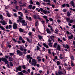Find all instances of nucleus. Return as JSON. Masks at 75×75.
<instances>
[{"mask_svg":"<svg viewBox=\"0 0 75 75\" xmlns=\"http://www.w3.org/2000/svg\"><path fill=\"white\" fill-rule=\"evenodd\" d=\"M19 20L20 23H22V26H27V22H25L24 20H23V18L20 16L19 18Z\"/></svg>","mask_w":75,"mask_h":75,"instance_id":"1","label":"nucleus"},{"mask_svg":"<svg viewBox=\"0 0 75 75\" xmlns=\"http://www.w3.org/2000/svg\"><path fill=\"white\" fill-rule=\"evenodd\" d=\"M9 56L5 55V58H3L2 60L4 61L5 64H7L8 63V62L7 61V59L9 58Z\"/></svg>","mask_w":75,"mask_h":75,"instance_id":"2","label":"nucleus"},{"mask_svg":"<svg viewBox=\"0 0 75 75\" xmlns=\"http://www.w3.org/2000/svg\"><path fill=\"white\" fill-rule=\"evenodd\" d=\"M66 21H67V22H68L69 23H72L74 22V20L72 19L71 20H70V18H67L66 19Z\"/></svg>","mask_w":75,"mask_h":75,"instance_id":"3","label":"nucleus"},{"mask_svg":"<svg viewBox=\"0 0 75 75\" xmlns=\"http://www.w3.org/2000/svg\"><path fill=\"white\" fill-rule=\"evenodd\" d=\"M16 52L17 55H19V56H21V55H23V52H21V51H20L19 50H17Z\"/></svg>","mask_w":75,"mask_h":75,"instance_id":"4","label":"nucleus"},{"mask_svg":"<svg viewBox=\"0 0 75 75\" xmlns=\"http://www.w3.org/2000/svg\"><path fill=\"white\" fill-rule=\"evenodd\" d=\"M32 65H34V67H35V66L36 65V64H37V61L35 60V59H33L32 60Z\"/></svg>","mask_w":75,"mask_h":75,"instance_id":"5","label":"nucleus"},{"mask_svg":"<svg viewBox=\"0 0 75 75\" xmlns=\"http://www.w3.org/2000/svg\"><path fill=\"white\" fill-rule=\"evenodd\" d=\"M21 71V66H19L16 68V71L17 72L18 71Z\"/></svg>","mask_w":75,"mask_h":75,"instance_id":"6","label":"nucleus"},{"mask_svg":"<svg viewBox=\"0 0 75 75\" xmlns=\"http://www.w3.org/2000/svg\"><path fill=\"white\" fill-rule=\"evenodd\" d=\"M13 29H17V24L16 23H14L13 25Z\"/></svg>","mask_w":75,"mask_h":75,"instance_id":"7","label":"nucleus"},{"mask_svg":"<svg viewBox=\"0 0 75 75\" xmlns=\"http://www.w3.org/2000/svg\"><path fill=\"white\" fill-rule=\"evenodd\" d=\"M11 3L13 4V3L15 5L17 4V1L16 0H13V1H11Z\"/></svg>","mask_w":75,"mask_h":75,"instance_id":"8","label":"nucleus"},{"mask_svg":"<svg viewBox=\"0 0 75 75\" xmlns=\"http://www.w3.org/2000/svg\"><path fill=\"white\" fill-rule=\"evenodd\" d=\"M62 45H63V48L64 47L65 48H67V49H69V46L67 44L66 45H66H65L64 44H62Z\"/></svg>","mask_w":75,"mask_h":75,"instance_id":"9","label":"nucleus"},{"mask_svg":"<svg viewBox=\"0 0 75 75\" xmlns=\"http://www.w3.org/2000/svg\"><path fill=\"white\" fill-rule=\"evenodd\" d=\"M0 23L2 24L3 25H6V21L1 20L0 21Z\"/></svg>","mask_w":75,"mask_h":75,"instance_id":"10","label":"nucleus"},{"mask_svg":"<svg viewBox=\"0 0 75 75\" xmlns=\"http://www.w3.org/2000/svg\"><path fill=\"white\" fill-rule=\"evenodd\" d=\"M62 74H63V73L61 71H60L59 72H58L57 74V73H56V75H62Z\"/></svg>","mask_w":75,"mask_h":75,"instance_id":"11","label":"nucleus"},{"mask_svg":"<svg viewBox=\"0 0 75 75\" xmlns=\"http://www.w3.org/2000/svg\"><path fill=\"white\" fill-rule=\"evenodd\" d=\"M37 59H38V62H41V57L40 56H38L37 58Z\"/></svg>","mask_w":75,"mask_h":75,"instance_id":"12","label":"nucleus"},{"mask_svg":"<svg viewBox=\"0 0 75 75\" xmlns=\"http://www.w3.org/2000/svg\"><path fill=\"white\" fill-rule=\"evenodd\" d=\"M26 57L28 59H33V58L31 57V55H27Z\"/></svg>","mask_w":75,"mask_h":75,"instance_id":"13","label":"nucleus"},{"mask_svg":"<svg viewBox=\"0 0 75 75\" xmlns=\"http://www.w3.org/2000/svg\"><path fill=\"white\" fill-rule=\"evenodd\" d=\"M19 31L21 33H23V32H24V30L21 28H19Z\"/></svg>","mask_w":75,"mask_h":75,"instance_id":"14","label":"nucleus"},{"mask_svg":"<svg viewBox=\"0 0 75 75\" xmlns=\"http://www.w3.org/2000/svg\"><path fill=\"white\" fill-rule=\"evenodd\" d=\"M46 31L48 34H51V32L50 31V30L48 29V28H47L46 29Z\"/></svg>","mask_w":75,"mask_h":75,"instance_id":"15","label":"nucleus"},{"mask_svg":"<svg viewBox=\"0 0 75 75\" xmlns=\"http://www.w3.org/2000/svg\"><path fill=\"white\" fill-rule=\"evenodd\" d=\"M57 50H59V51H60L61 50V47H60V46L59 45H58L57 46Z\"/></svg>","mask_w":75,"mask_h":75,"instance_id":"16","label":"nucleus"},{"mask_svg":"<svg viewBox=\"0 0 75 75\" xmlns=\"http://www.w3.org/2000/svg\"><path fill=\"white\" fill-rule=\"evenodd\" d=\"M57 46H58V43L57 42L54 43V44L53 47L54 48H57Z\"/></svg>","mask_w":75,"mask_h":75,"instance_id":"17","label":"nucleus"},{"mask_svg":"<svg viewBox=\"0 0 75 75\" xmlns=\"http://www.w3.org/2000/svg\"><path fill=\"white\" fill-rule=\"evenodd\" d=\"M50 37L51 40H52L53 41H54V38H55L54 36L51 35L50 36Z\"/></svg>","mask_w":75,"mask_h":75,"instance_id":"18","label":"nucleus"},{"mask_svg":"<svg viewBox=\"0 0 75 75\" xmlns=\"http://www.w3.org/2000/svg\"><path fill=\"white\" fill-rule=\"evenodd\" d=\"M71 6H73V7L75 5V3L74 1H71Z\"/></svg>","mask_w":75,"mask_h":75,"instance_id":"19","label":"nucleus"},{"mask_svg":"<svg viewBox=\"0 0 75 75\" xmlns=\"http://www.w3.org/2000/svg\"><path fill=\"white\" fill-rule=\"evenodd\" d=\"M68 38L69 40H71L73 38V35L72 34L71 35V36H69L68 37Z\"/></svg>","mask_w":75,"mask_h":75,"instance_id":"20","label":"nucleus"},{"mask_svg":"<svg viewBox=\"0 0 75 75\" xmlns=\"http://www.w3.org/2000/svg\"><path fill=\"white\" fill-rule=\"evenodd\" d=\"M8 59L10 62H11L12 61H13V59L12 57H9L8 58Z\"/></svg>","mask_w":75,"mask_h":75,"instance_id":"21","label":"nucleus"},{"mask_svg":"<svg viewBox=\"0 0 75 75\" xmlns=\"http://www.w3.org/2000/svg\"><path fill=\"white\" fill-rule=\"evenodd\" d=\"M18 74L19 75H23V72H22V71L18 72Z\"/></svg>","mask_w":75,"mask_h":75,"instance_id":"22","label":"nucleus"},{"mask_svg":"<svg viewBox=\"0 0 75 75\" xmlns=\"http://www.w3.org/2000/svg\"><path fill=\"white\" fill-rule=\"evenodd\" d=\"M0 19L2 20H3L4 19L3 16V15H0Z\"/></svg>","mask_w":75,"mask_h":75,"instance_id":"23","label":"nucleus"},{"mask_svg":"<svg viewBox=\"0 0 75 75\" xmlns=\"http://www.w3.org/2000/svg\"><path fill=\"white\" fill-rule=\"evenodd\" d=\"M38 37L39 38L40 40H42V36L40 35H38Z\"/></svg>","mask_w":75,"mask_h":75,"instance_id":"24","label":"nucleus"},{"mask_svg":"<svg viewBox=\"0 0 75 75\" xmlns=\"http://www.w3.org/2000/svg\"><path fill=\"white\" fill-rule=\"evenodd\" d=\"M67 16H68V17H70V16H71V14H70V13L69 12V11H68L67 12Z\"/></svg>","mask_w":75,"mask_h":75,"instance_id":"25","label":"nucleus"},{"mask_svg":"<svg viewBox=\"0 0 75 75\" xmlns=\"http://www.w3.org/2000/svg\"><path fill=\"white\" fill-rule=\"evenodd\" d=\"M38 23V21H36V22L35 23V27H37V26Z\"/></svg>","mask_w":75,"mask_h":75,"instance_id":"26","label":"nucleus"},{"mask_svg":"<svg viewBox=\"0 0 75 75\" xmlns=\"http://www.w3.org/2000/svg\"><path fill=\"white\" fill-rule=\"evenodd\" d=\"M20 51H23V50H24V48H23V47L22 46H21L20 47Z\"/></svg>","mask_w":75,"mask_h":75,"instance_id":"27","label":"nucleus"},{"mask_svg":"<svg viewBox=\"0 0 75 75\" xmlns=\"http://www.w3.org/2000/svg\"><path fill=\"white\" fill-rule=\"evenodd\" d=\"M32 7H33V5H32L31 4H30L29 5L28 7H29V9H31V8H32Z\"/></svg>","mask_w":75,"mask_h":75,"instance_id":"28","label":"nucleus"},{"mask_svg":"<svg viewBox=\"0 0 75 75\" xmlns=\"http://www.w3.org/2000/svg\"><path fill=\"white\" fill-rule=\"evenodd\" d=\"M55 31H56L55 33H56V34H58V29L57 28H56Z\"/></svg>","mask_w":75,"mask_h":75,"instance_id":"29","label":"nucleus"},{"mask_svg":"<svg viewBox=\"0 0 75 75\" xmlns=\"http://www.w3.org/2000/svg\"><path fill=\"white\" fill-rule=\"evenodd\" d=\"M42 17H43V18H44L45 19V20H46V19H47V18H48V17L47 16H43Z\"/></svg>","mask_w":75,"mask_h":75,"instance_id":"30","label":"nucleus"},{"mask_svg":"<svg viewBox=\"0 0 75 75\" xmlns=\"http://www.w3.org/2000/svg\"><path fill=\"white\" fill-rule=\"evenodd\" d=\"M9 64L10 67H13V64L12 62H10L9 63Z\"/></svg>","mask_w":75,"mask_h":75,"instance_id":"31","label":"nucleus"},{"mask_svg":"<svg viewBox=\"0 0 75 75\" xmlns=\"http://www.w3.org/2000/svg\"><path fill=\"white\" fill-rule=\"evenodd\" d=\"M70 58L71 60H72L73 61L74 60V56H71L70 57Z\"/></svg>","mask_w":75,"mask_h":75,"instance_id":"32","label":"nucleus"},{"mask_svg":"<svg viewBox=\"0 0 75 75\" xmlns=\"http://www.w3.org/2000/svg\"><path fill=\"white\" fill-rule=\"evenodd\" d=\"M69 10L70 11L73 10V11H74L75 13V9H72V8H69Z\"/></svg>","mask_w":75,"mask_h":75,"instance_id":"33","label":"nucleus"},{"mask_svg":"<svg viewBox=\"0 0 75 75\" xmlns=\"http://www.w3.org/2000/svg\"><path fill=\"white\" fill-rule=\"evenodd\" d=\"M6 14L7 15V16L8 17H11V16L10 15V13H9L8 12Z\"/></svg>","mask_w":75,"mask_h":75,"instance_id":"34","label":"nucleus"},{"mask_svg":"<svg viewBox=\"0 0 75 75\" xmlns=\"http://www.w3.org/2000/svg\"><path fill=\"white\" fill-rule=\"evenodd\" d=\"M61 64V63L59 61H57V65H59Z\"/></svg>","mask_w":75,"mask_h":75,"instance_id":"35","label":"nucleus"},{"mask_svg":"<svg viewBox=\"0 0 75 75\" xmlns=\"http://www.w3.org/2000/svg\"><path fill=\"white\" fill-rule=\"evenodd\" d=\"M36 48L37 50H38V51H39V50H40L41 49V48H40V47H39V46H36Z\"/></svg>","mask_w":75,"mask_h":75,"instance_id":"36","label":"nucleus"},{"mask_svg":"<svg viewBox=\"0 0 75 75\" xmlns=\"http://www.w3.org/2000/svg\"><path fill=\"white\" fill-rule=\"evenodd\" d=\"M29 2L30 4H34V2H33V1H32V0H30Z\"/></svg>","mask_w":75,"mask_h":75,"instance_id":"37","label":"nucleus"},{"mask_svg":"<svg viewBox=\"0 0 75 75\" xmlns=\"http://www.w3.org/2000/svg\"><path fill=\"white\" fill-rule=\"evenodd\" d=\"M45 2H48V3H50V0H43Z\"/></svg>","mask_w":75,"mask_h":75,"instance_id":"38","label":"nucleus"},{"mask_svg":"<svg viewBox=\"0 0 75 75\" xmlns=\"http://www.w3.org/2000/svg\"><path fill=\"white\" fill-rule=\"evenodd\" d=\"M49 20H50V21H53V19H52V18H49Z\"/></svg>","mask_w":75,"mask_h":75,"instance_id":"39","label":"nucleus"},{"mask_svg":"<svg viewBox=\"0 0 75 75\" xmlns=\"http://www.w3.org/2000/svg\"><path fill=\"white\" fill-rule=\"evenodd\" d=\"M49 45L50 47H52V43H49Z\"/></svg>","mask_w":75,"mask_h":75,"instance_id":"40","label":"nucleus"},{"mask_svg":"<svg viewBox=\"0 0 75 75\" xmlns=\"http://www.w3.org/2000/svg\"><path fill=\"white\" fill-rule=\"evenodd\" d=\"M33 18H35V19H37V16L35 15H33Z\"/></svg>","mask_w":75,"mask_h":75,"instance_id":"41","label":"nucleus"},{"mask_svg":"<svg viewBox=\"0 0 75 75\" xmlns=\"http://www.w3.org/2000/svg\"><path fill=\"white\" fill-rule=\"evenodd\" d=\"M36 4L37 5H38V6H40V2H36Z\"/></svg>","mask_w":75,"mask_h":75,"instance_id":"42","label":"nucleus"},{"mask_svg":"<svg viewBox=\"0 0 75 75\" xmlns=\"http://www.w3.org/2000/svg\"><path fill=\"white\" fill-rule=\"evenodd\" d=\"M22 68H23L24 69H25L26 68V67H25V65H23V66H22Z\"/></svg>","mask_w":75,"mask_h":75,"instance_id":"43","label":"nucleus"},{"mask_svg":"<svg viewBox=\"0 0 75 75\" xmlns=\"http://www.w3.org/2000/svg\"><path fill=\"white\" fill-rule=\"evenodd\" d=\"M71 65L72 67H74V65L73 64V62L72 61H71Z\"/></svg>","mask_w":75,"mask_h":75,"instance_id":"44","label":"nucleus"},{"mask_svg":"<svg viewBox=\"0 0 75 75\" xmlns=\"http://www.w3.org/2000/svg\"><path fill=\"white\" fill-rule=\"evenodd\" d=\"M45 21H46V23H48V22L49 21V20L48 19H47V18L45 19Z\"/></svg>","mask_w":75,"mask_h":75,"instance_id":"45","label":"nucleus"},{"mask_svg":"<svg viewBox=\"0 0 75 75\" xmlns=\"http://www.w3.org/2000/svg\"><path fill=\"white\" fill-rule=\"evenodd\" d=\"M48 52L49 54H51V50H50V49H48Z\"/></svg>","mask_w":75,"mask_h":75,"instance_id":"46","label":"nucleus"},{"mask_svg":"<svg viewBox=\"0 0 75 75\" xmlns=\"http://www.w3.org/2000/svg\"><path fill=\"white\" fill-rule=\"evenodd\" d=\"M8 26L9 27L8 29H10L11 28H12V25H9Z\"/></svg>","mask_w":75,"mask_h":75,"instance_id":"47","label":"nucleus"},{"mask_svg":"<svg viewBox=\"0 0 75 75\" xmlns=\"http://www.w3.org/2000/svg\"><path fill=\"white\" fill-rule=\"evenodd\" d=\"M10 56H12V55H14V54L13 53H9Z\"/></svg>","mask_w":75,"mask_h":75,"instance_id":"48","label":"nucleus"},{"mask_svg":"<svg viewBox=\"0 0 75 75\" xmlns=\"http://www.w3.org/2000/svg\"><path fill=\"white\" fill-rule=\"evenodd\" d=\"M71 69V67H68V68H67L68 71H69Z\"/></svg>","mask_w":75,"mask_h":75,"instance_id":"49","label":"nucleus"},{"mask_svg":"<svg viewBox=\"0 0 75 75\" xmlns=\"http://www.w3.org/2000/svg\"><path fill=\"white\" fill-rule=\"evenodd\" d=\"M43 12L44 14H47V12L45 10H44L43 11Z\"/></svg>","mask_w":75,"mask_h":75,"instance_id":"50","label":"nucleus"},{"mask_svg":"<svg viewBox=\"0 0 75 75\" xmlns=\"http://www.w3.org/2000/svg\"><path fill=\"white\" fill-rule=\"evenodd\" d=\"M28 35H29V36H31V35H32V33H31V32H30L29 33H28Z\"/></svg>","mask_w":75,"mask_h":75,"instance_id":"51","label":"nucleus"},{"mask_svg":"<svg viewBox=\"0 0 75 75\" xmlns=\"http://www.w3.org/2000/svg\"><path fill=\"white\" fill-rule=\"evenodd\" d=\"M50 30H51V31H52L51 33H53V32H54V30H53V29H52V28H50Z\"/></svg>","mask_w":75,"mask_h":75,"instance_id":"52","label":"nucleus"},{"mask_svg":"<svg viewBox=\"0 0 75 75\" xmlns=\"http://www.w3.org/2000/svg\"><path fill=\"white\" fill-rule=\"evenodd\" d=\"M35 7H36L35 6H33V7L32 8V10H34V9L35 8Z\"/></svg>","mask_w":75,"mask_h":75,"instance_id":"53","label":"nucleus"},{"mask_svg":"<svg viewBox=\"0 0 75 75\" xmlns=\"http://www.w3.org/2000/svg\"><path fill=\"white\" fill-rule=\"evenodd\" d=\"M9 23L10 24H13V23L11 20L9 21Z\"/></svg>","mask_w":75,"mask_h":75,"instance_id":"54","label":"nucleus"},{"mask_svg":"<svg viewBox=\"0 0 75 75\" xmlns=\"http://www.w3.org/2000/svg\"><path fill=\"white\" fill-rule=\"evenodd\" d=\"M12 40L13 41H14L15 42H17V40L13 38L12 39Z\"/></svg>","mask_w":75,"mask_h":75,"instance_id":"55","label":"nucleus"},{"mask_svg":"<svg viewBox=\"0 0 75 75\" xmlns=\"http://www.w3.org/2000/svg\"><path fill=\"white\" fill-rule=\"evenodd\" d=\"M26 40H27V41H28V42H30V39L28 38H26Z\"/></svg>","mask_w":75,"mask_h":75,"instance_id":"56","label":"nucleus"},{"mask_svg":"<svg viewBox=\"0 0 75 75\" xmlns=\"http://www.w3.org/2000/svg\"><path fill=\"white\" fill-rule=\"evenodd\" d=\"M65 6H66V4H63L62 5L63 7H65Z\"/></svg>","mask_w":75,"mask_h":75,"instance_id":"57","label":"nucleus"},{"mask_svg":"<svg viewBox=\"0 0 75 75\" xmlns=\"http://www.w3.org/2000/svg\"><path fill=\"white\" fill-rule=\"evenodd\" d=\"M43 46H44V47H45V46L47 45L46 44H45V43H43Z\"/></svg>","mask_w":75,"mask_h":75,"instance_id":"58","label":"nucleus"},{"mask_svg":"<svg viewBox=\"0 0 75 75\" xmlns=\"http://www.w3.org/2000/svg\"><path fill=\"white\" fill-rule=\"evenodd\" d=\"M19 40H23V38L21 37V36H20L19 38Z\"/></svg>","mask_w":75,"mask_h":75,"instance_id":"59","label":"nucleus"},{"mask_svg":"<svg viewBox=\"0 0 75 75\" xmlns=\"http://www.w3.org/2000/svg\"><path fill=\"white\" fill-rule=\"evenodd\" d=\"M63 11L64 12H67V9H63Z\"/></svg>","mask_w":75,"mask_h":75,"instance_id":"60","label":"nucleus"},{"mask_svg":"<svg viewBox=\"0 0 75 75\" xmlns=\"http://www.w3.org/2000/svg\"><path fill=\"white\" fill-rule=\"evenodd\" d=\"M28 72L29 73H30V72L31 71V70L30 69H28L27 70Z\"/></svg>","mask_w":75,"mask_h":75,"instance_id":"61","label":"nucleus"},{"mask_svg":"<svg viewBox=\"0 0 75 75\" xmlns=\"http://www.w3.org/2000/svg\"><path fill=\"white\" fill-rule=\"evenodd\" d=\"M37 18L38 19V20H41V18H40V17L38 16L37 17Z\"/></svg>","mask_w":75,"mask_h":75,"instance_id":"62","label":"nucleus"},{"mask_svg":"<svg viewBox=\"0 0 75 75\" xmlns=\"http://www.w3.org/2000/svg\"><path fill=\"white\" fill-rule=\"evenodd\" d=\"M28 20H29V21H31L32 20L31 18V17H30L28 18Z\"/></svg>","mask_w":75,"mask_h":75,"instance_id":"63","label":"nucleus"},{"mask_svg":"<svg viewBox=\"0 0 75 75\" xmlns=\"http://www.w3.org/2000/svg\"><path fill=\"white\" fill-rule=\"evenodd\" d=\"M16 10H18V6H16Z\"/></svg>","mask_w":75,"mask_h":75,"instance_id":"64","label":"nucleus"}]
</instances>
